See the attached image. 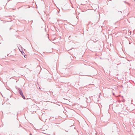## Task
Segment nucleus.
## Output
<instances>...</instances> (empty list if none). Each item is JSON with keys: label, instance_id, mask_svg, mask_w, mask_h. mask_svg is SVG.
Instances as JSON below:
<instances>
[{"label": "nucleus", "instance_id": "nucleus-2", "mask_svg": "<svg viewBox=\"0 0 135 135\" xmlns=\"http://www.w3.org/2000/svg\"><path fill=\"white\" fill-rule=\"evenodd\" d=\"M30 135H32V134L31 133H30Z\"/></svg>", "mask_w": 135, "mask_h": 135}, {"label": "nucleus", "instance_id": "nucleus-1", "mask_svg": "<svg viewBox=\"0 0 135 135\" xmlns=\"http://www.w3.org/2000/svg\"><path fill=\"white\" fill-rule=\"evenodd\" d=\"M18 90L21 96L22 97L23 99H25V97L23 94L22 91L21 89L19 88L18 89Z\"/></svg>", "mask_w": 135, "mask_h": 135}, {"label": "nucleus", "instance_id": "nucleus-3", "mask_svg": "<svg viewBox=\"0 0 135 135\" xmlns=\"http://www.w3.org/2000/svg\"><path fill=\"white\" fill-rule=\"evenodd\" d=\"M113 95H114V93H113Z\"/></svg>", "mask_w": 135, "mask_h": 135}]
</instances>
